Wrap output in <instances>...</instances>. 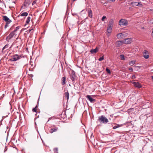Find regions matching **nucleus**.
Wrapping results in <instances>:
<instances>
[{
  "label": "nucleus",
  "instance_id": "15",
  "mask_svg": "<svg viewBox=\"0 0 153 153\" xmlns=\"http://www.w3.org/2000/svg\"><path fill=\"white\" fill-rule=\"evenodd\" d=\"M88 16L91 18L92 16V12L91 10L90 9L88 10Z\"/></svg>",
  "mask_w": 153,
  "mask_h": 153
},
{
  "label": "nucleus",
  "instance_id": "20",
  "mask_svg": "<svg viewBox=\"0 0 153 153\" xmlns=\"http://www.w3.org/2000/svg\"><path fill=\"white\" fill-rule=\"evenodd\" d=\"M62 84L63 85H65V83L66 82V78L65 77H63L62 78Z\"/></svg>",
  "mask_w": 153,
  "mask_h": 153
},
{
  "label": "nucleus",
  "instance_id": "17",
  "mask_svg": "<svg viewBox=\"0 0 153 153\" xmlns=\"http://www.w3.org/2000/svg\"><path fill=\"white\" fill-rule=\"evenodd\" d=\"M113 21L112 19H111L108 23V26L110 27H112L113 26Z\"/></svg>",
  "mask_w": 153,
  "mask_h": 153
},
{
  "label": "nucleus",
  "instance_id": "21",
  "mask_svg": "<svg viewBox=\"0 0 153 153\" xmlns=\"http://www.w3.org/2000/svg\"><path fill=\"white\" fill-rule=\"evenodd\" d=\"M30 19H31V18L30 17H28L27 18V19L26 21V22H25V25H26L28 24L29 22H30Z\"/></svg>",
  "mask_w": 153,
  "mask_h": 153
},
{
  "label": "nucleus",
  "instance_id": "48",
  "mask_svg": "<svg viewBox=\"0 0 153 153\" xmlns=\"http://www.w3.org/2000/svg\"><path fill=\"white\" fill-rule=\"evenodd\" d=\"M10 29L11 30H12V28H11Z\"/></svg>",
  "mask_w": 153,
  "mask_h": 153
},
{
  "label": "nucleus",
  "instance_id": "30",
  "mask_svg": "<svg viewBox=\"0 0 153 153\" xmlns=\"http://www.w3.org/2000/svg\"><path fill=\"white\" fill-rule=\"evenodd\" d=\"M149 23L150 24H153V18L151 19L150 21H149Z\"/></svg>",
  "mask_w": 153,
  "mask_h": 153
},
{
  "label": "nucleus",
  "instance_id": "22",
  "mask_svg": "<svg viewBox=\"0 0 153 153\" xmlns=\"http://www.w3.org/2000/svg\"><path fill=\"white\" fill-rule=\"evenodd\" d=\"M112 27H110L108 26V28L107 29V32L108 33H111V30L112 29Z\"/></svg>",
  "mask_w": 153,
  "mask_h": 153
},
{
  "label": "nucleus",
  "instance_id": "31",
  "mask_svg": "<svg viewBox=\"0 0 153 153\" xmlns=\"http://www.w3.org/2000/svg\"><path fill=\"white\" fill-rule=\"evenodd\" d=\"M106 71L108 74H110L111 73V71L108 68H106Z\"/></svg>",
  "mask_w": 153,
  "mask_h": 153
},
{
  "label": "nucleus",
  "instance_id": "25",
  "mask_svg": "<svg viewBox=\"0 0 153 153\" xmlns=\"http://www.w3.org/2000/svg\"><path fill=\"white\" fill-rule=\"evenodd\" d=\"M120 57L122 60H125V57L124 55L121 54L120 55Z\"/></svg>",
  "mask_w": 153,
  "mask_h": 153
},
{
  "label": "nucleus",
  "instance_id": "40",
  "mask_svg": "<svg viewBox=\"0 0 153 153\" xmlns=\"http://www.w3.org/2000/svg\"><path fill=\"white\" fill-rule=\"evenodd\" d=\"M29 30V32H31V31H33V29H31L30 30Z\"/></svg>",
  "mask_w": 153,
  "mask_h": 153
},
{
  "label": "nucleus",
  "instance_id": "43",
  "mask_svg": "<svg viewBox=\"0 0 153 153\" xmlns=\"http://www.w3.org/2000/svg\"><path fill=\"white\" fill-rule=\"evenodd\" d=\"M152 80L153 81V76H152Z\"/></svg>",
  "mask_w": 153,
  "mask_h": 153
},
{
  "label": "nucleus",
  "instance_id": "23",
  "mask_svg": "<svg viewBox=\"0 0 153 153\" xmlns=\"http://www.w3.org/2000/svg\"><path fill=\"white\" fill-rule=\"evenodd\" d=\"M135 63V61L134 60H132L130 61L129 62V64L131 66H132L134 65Z\"/></svg>",
  "mask_w": 153,
  "mask_h": 153
},
{
  "label": "nucleus",
  "instance_id": "16",
  "mask_svg": "<svg viewBox=\"0 0 153 153\" xmlns=\"http://www.w3.org/2000/svg\"><path fill=\"white\" fill-rule=\"evenodd\" d=\"M123 36V35L121 33H119L117 35V37L118 39L122 38Z\"/></svg>",
  "mask_w": 153,
  "mask_h": 153
},
{
  "label": "nucleus",
  "instance_id": "39",
  "mask_svg": "<svg viewBox=\"0 0 153 153\" xmlns=\"http://www.w3.org/2000/svg\"><path fill=\"white\" fill-rule=\"evenodd\" d=\"M108 1H114L115 0H107Z\"/></svg>",
  "mask_w": 153,
  "mask_h": 153
},
{
  "label": "nucleus",
  "instance_id": "29",
  "mask_svg": "<svg viewBox=\"0 0 153 153\" xmlns=\"http://www.w3.org/2000/svg\"><path fill=\"white\" fill-rule=\"evenodd\" d=\"M104 59V56H102L100 57L99 59H98V60L99 61H102V60H103Z\"/></svg>",
  "mask_w": 153,
  "mask_h": 153
},
{
  "label": "nucleus",
  "instance_id": "14",
  "mask_svg": "<svg viewBox=\"0 0 153 153\" xmlns=\"http://www.w3.org/2000/svg\"><path fill=\"white\" fill-rule=\"evenodd\" d=\"M58 129V128L57 127H55L54 128H51L50 130V133H52L53 132L56 131Z\"/></svg>",
  "mask_w": 153,
  "mask_h": 153
},
{
  "label": "nucleus",
  "instance_id": "32",
  "mask_svg": "<svg viewBox=\"0 0 153 153\" xmlns=\"http://www.w3.org/2000/svg\"><path fill=\"white\" fill-rule=\"evenodd\" d=\"M106 18V16H103L101 20L102 21H104V20Z\"/></svg>",
  "mask_w": 153,
  "mask_h": 153
},
{
  "label": "nucleus",
  "instance_id": "44",
  "mask_svg": "<svg viewBox=\"0 0 153 153\" xmlns=\"http://www.w3.org/2000/svg\"><path fill=\"white\" fill-rule=\"evenodd\" d=\"M16 48H19V46H17L16 47Z\"/></svg>",
  "mask_w": 153,
  "mask_h": 153
},
{
  "label": "nucleus",
  "instance_id": "19",
  "mask_svg": "<svg viewBox=\"0 0 153 153\" xmlns=\"http://www.w3.org/2000/svg\"><path fill=\"white\" fill-rule=\"evenodd\" d=\"M65 97L66 98V97L67 100H68L69 98V94L68 92V91H67V92H65V93L64 95Z\"/></svg>",
  "mask_w": 153,
  "mask_h": 153
},
{
  "label": "nucleus",
  "instance_id": "34",
  "mask_svg": "<svg viewBox=\"0 0 153 153\" xmlns=\"http://www.w3.org/2000/svg\"><path fill=\"white\" fill-rule=\"evenodd\" d=\"M7 147L5 146V148H4V152H6L7 151Z\"/></svg>",
  "mask_w": 153,
  "mask_h": 153
},
{
  "label": "nucleus",
  "instance_id": "2",
  "mask_svg": "<svg viewBox=\"0 0 153 153\" xmlns=\"http://www.w3.org/2000/svg\"><path fill=\"white\" fill-rule=\"evenodd\" d=\"M98 121L100 123L104 124H106L108 122V119L104 115H101L99 117Z\"/></svg>",
  "mask_w": 153,
  "mask_h": 153
},
{
  "label": "nucleus",
  "instance_id": "26",
  "mask_svg": "<svg viewBox=\"0 0 153 153\" xmlns=\"http://www.w3.org/2000/svg\"><path fill=\"white\" fill-rule=\"evenodd\" d=\"M38 107V106L37 105H36V107L33 108V109H32V111L33 112H36V111H37V108Z\"/></svg>",
  "mask_w": 153,
  "mask_h": 153
},
{
  "label": "nucleus",
  "instance_id": "3",
  "mask_svg": "<svg viewBox=\"0 0 153 153\" xmlns=\"http://www.w3.org/2000/svg\"><path fill=\"white\" fill-rule=\"evenodd\" d=\"M22 57V56L21 55H19L18 54H16L11 56V58L8 61L15 62L20 59Z\"/></svg>",
  "mask_w": 153,
  "mask_h": 153
},
{
  "label": "nucleus",
  "instance_id": "47",
  "mask_svg": "<svg viewBox=\"0 0 153 153\" xmlns=\"http://www.w3.org/2000/svg\"><path fill=\"white\" fill-rule=\"evenodd\" d=\"M76 0H73V1H76Z\"/></svg>",
  "mask_w": 153,
  "mask_h": 153
},
{
  "label": "nucleus",
  "instance_id": "24",
  "mask_svg": "<svg viewBox=\"0 0 153 153\" xmlns=\"http://www.w3.org/2000/svg\"><path fill=\"white\" fill-rule=\"evenodd\" d=\"M28 15V13L26 12L23 13L21 14V16H26Z\"/></svg>",
  "mask_w": 153,
  "mask_h": 153
},
{
  "label": "nucleus",
  "instance_id": "28",
  "mask_svg": "<svg viewBox=\"0 0 153 153\" xmlns=\"http://www.w3.org/2000/svg\"><path fill=\"white\" fill-rule=\"evenodd\" d=\"M53 151H54V153H58V148H54Z\"/></svg>",
  "mask_w": 153,
  "mask_h": 153
},
{
  "label": "nucleus",
  "instance_id": "46",
  "mask_svg": "<svg viewBox=\"0 0 153 153\" xmlns=\"http://www.w3.org/2000/svg\"><path fill=\"white\" fill-rule=\"evenodd\" d=\"M76 15V14H74V15Z\"/></svg>",
  "mask_w": 153,
  "mask_h": 153
},
{
  "label": "nucleus",
  "instance_id": "27",
  "mask_svg": "<svg viewBox=\"0 0 153 153\" xmlns=\"http://www.w3.org/2000/svg\"><path fill=\"white\" fill-rule=\"evenodd\" d=\"M124 43L123 41H118V45L119 46H120L122 43Z\"/></svg>",
  "mask_w": 153,
  "mask_h": 153
},
{
  "label": "nucleus",
  "instance_id": "6",
  "mask_svg": "<svg viewBox=\"0 0 153 153\" xmlns=\"http://www.w3.org/2000/svg\"><path fill=\"white\" fill-rule=\"evenodd\" d=\"M119 25L120 26H126L128 24V23L127 20L124 19H121L119 21Z\"/></svg>",
  "mask_w": 153,
  "mask_h": 153
},
{
  "label": "nucleus",
  "instance_id": "38",
  "mask_svg": "<svg viewBox=\"0 0 153 153\" xmlns=\"http://www.w3.org/2000/svg\"><path fill=\"white\" fill-rule=\"evenodd\" d=\"M117 128V127L116 126H115L113 127V129H115Z\"/></svg>",
  "mask_w": 153,
  "mask_h": 153
},
{
  "label": "nucleus",
  "instance_id": "11",
  "mask_svg": "<svg viewBox=\"0 0 153 153\" xmlns=\"http://www.w3.org/2000/svg\"><path fill=\"white\" fill-rule=\"evenodd\" d=\"M133 84L134 86L136 88H140L142 87V85L141 84L138 82H133Z\"/></svg>",
  "mask_w": 153,
  "mask_h": 153
},
{
  "label": "nucleus",
  "instance_id": "9",
  "mask_svg": "<svg viewBox=\"0 0 153 153\" xmlns=\"http://www.w3.org/2000/svg\"><path fill=\"white\" fill-rule=\"evenodd\" d=\"M3 20L6 22V23H7L8 24L12 22L11 20H10L7 16H3Z\"/></svg>",
  "mask_w": 153,
  "mask_h": 153
},
{
  "label": "nucleus",
  "instance_id": "5",
  "mask_svg": "<svg viewBox=\"0 0 153 153\" xmlns=\"http://www.w3.org/2000/svg\"><path fill=\"white\" fill-rule=\"evenodd\" d=\"M11 48V47L9 48L8 45L7 44L5 45L2 49V50L1 51L2 53L3 54L5 53L6 52H7V53H8V52L10 51V50Z\"/></svg>",
  "mask_w": 153,
  "mask_h": 153
},
{
  "label": "nucleus",
  "instance_id": "42",
  "mask_svg": "<svg viewBox=\"0 0 153 153\" xmlns=\"http://www.w3.org/2000/svg\"><path fill=\"white\" fill-rule=\"evenodd\" d=\"M152 36L153 37V29H152Z\"/></svg>",
  "mask_w": 153,
  "mask_h": 153
},
{
  "label": "nucleus",
  "instance_id": "10",
  "mask_svg": "<svg viewBox=\"0 0 153 153\" xmlns=\"http://www.w3.org/2000/svg\"><path fill=\"white\" fill-rule=\"evenodd\" d=\"M131 4L133 6H140L141 7L142 6V3L141 2H132Z\"/></svg>",
  "mask_w": 153,
  "mask_h": 153
},
{
  "label": "nucleus",
  "instance_id": "12",
  "mask_svg": "<svg viewBox=\"0 0 153 153\" xmlns=\"http://www.w3.org/2000/svg\"><path fill=\"white\" fill-rule=\"evenodd\" d=\"M123 41L125 44H128L131 43L132 42V39L130 38H127L125 39Z\"/></svg>",
  "mask_w": 153,
  "mask_h": 153
},
{
  "label": "nucleus",
  "instance_id": "1",
  "mask_svg": "<svg viewBox=\"0 0 153 153\" xmlns=\"http://www.w3.org/2000/svg\"><path fill=\"white\" fill-rule=\"evenodd\" d=\"M20 27L18 26L16 27L14 30L11 32L8 36L6 37V40L9 42L10 40L13 38L15 37L17 35V31L20 28Z\"/></svg>",
  "mask_w": 153,
  "mask_h": 153
},
{
  "label": "nucleus",
  "instance_id": "37",
  "mask_svg": "<svg viewBox=\"0 0 153 153\" xmlns=\"http://www.w3.org/2000/svg\"><path fill=\"white\" fill-rule=\"evenodd\" d=\"M132 77L133 78H136V77H135V76L134 75H132Z\"/></svg>",
  "mask_w": 153,
  "mask_h": 153
},
{
  "label": "nucleus",
  "instance_id": "41",
  "mask_svg": "<svg viewBox=\"0 0 153 153\" xmlns=\"http://www.w3.org/2000/svg\"><path fill=\"white\" fill-rule=\"evenodd\" d=\"M129 70H130L132 71L133 70V68H129Z\"/></svg>",
  "mask_w": 153,
  "mask_h": 153
},
{
  "label": "nucleus",
  "instance_id": "33",
  "mask_svg": "<svg viewBox=\"0 0 153 153\" xmlns=\"http://www.w3.org/2000/svg\"><path fill=\"white\" fill-rule=\"evenodd\" d=\"M8 24L7 23H6V24L5 25V26H4V28L5 29L6 28H7L8 27V24Z\"/></svg>",
  "mask_w": 153,
  "mask_h": 153
},
{
  "label": "nucleus",
  "instance_id": "4",
  "mask_svg": "<svg viewBox=\"0 0 153 153\" xmlns=\"http://www.w3.org/2000/svg\"><path fill=\"white\" fill-rule=\"evenodd\" d=\"M70 77L71 80L73 84L74 85L76 84L75 81L76 80V75L75 72L73 71H71V74L70 75Z\"/></svg>",
  "mask_w": 153,
  "mask_h": 153
},
{
  "label": "nucleus",
  "instance_id": "35",
  "mask_svg": "<svg viewBox=\"0 0 153 153\" xmlns=\"http://www.w3.org/2000/svg\"><path fill=\"white\" fill-rule=\"evenodd\" d=\"M122 125H120L119 124H117V125L116 126H117V128H119V127H120Z\"/></svg>",
  "mask_w": 153,
  "mask_h": 153
},
{
  "label": "nucleus",
  "instance_id": "13",
  "mask_svg": "<svg viewBox=\"0 0 153 153\" xmlns=\"http://www.w3.org/2000/svg\"><path fill=\"white\" fill-rule=\"evenodd\" d=\"M98 48L97 47H96L94 49H91L90 51V52L91 53L94 54L97 52L98 51Z\"/></svg>",
  "mask_w": 153,
  "mask_h": 153
},
{
  "label": "nucleus",
  "instance_id": "18",
  "mask_svg": "<svg viewBox=\"0 0 153 153\" xmlns=\"http://www.w3.org/2000/svg\"><path fill=\"white\" fill-rule=\"evenodd\" d=\"M30 3L29 1H28L27 0H25V2L24 3V5L25 7L28 6L30 4Z\"/></svg>",
  "mask_w": 153,
  "mask_h": 153
},
{
  "label": "nucleus",
  "instance_id": "36",
  "mask_svg": "<svg viewBox=\"0 0 153 153\" xmlns=\"http://www.w3.org/2000/svg\"><path fill=\"white\" fill-rule=\"evenodd\" d=\"M36 0H34V1L33 2V3H32V5H34L35 4H36Z\"/></svg>",
  "mask_w": 153,
  "mask_h": 153
},
{
  "label": "nucleus",
  "instance_id": "8",
  "mask_svg": "<svg viewBox=\"0 0 153 153\" xmlns=\"http://www.w3.org/2000/svg\"><path fill=\"white\" fill-rule=\"evenodd\" d=\"M88 100L89 101L91 102L94 103L96 101L95 99L93 98L90 95H87L86 96Z\"/></svg>",
  "mask_w": 153,
  "mask_h": 153
},
{
  "label": "nucleus",
  "instance_id": "7",
  "mask_svg": "<svg viewBox=\"0 0 153 153\" xmlns=\"http://www.w3.org/2000/svg\"><path fill=\"white\" fill-rule=\"evenodd\" d=\"M143 55L144 57L146 59H148L149 57L148 52L146 50H144L143 52Z\"/></svg>",
  "mask_w": 153,
  "mask_h": 153
},
{
  "label": "nucleus",
  "instance_id": "45",
  "mask_svg": "<svg viewBox=\"0 0 153 153\" xmlns=\"http://www.w3.org/2000/svg\"><path fill=\"white\" fill-rule=\"evenodd\" d=\"M13 3H15V1H13Z\"/></svg>",
  "mask_w": 153,
  "mask_h": 153
}]
</instances>
